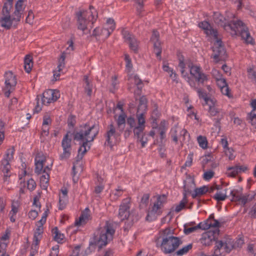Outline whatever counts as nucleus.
I'll use <instances>...</instances> for the list:
<instances>
[{
  "instance_id": "nucleus-33",
  "label": "nucleus",
  "mask_w": 256,
  "mask_h": 256,
  "mask_svg": "<svg viewBox=\"0 0 256 256\" xmlns=\"http://www.w3.org/2000/svg\"><path fill=\"white\" fill-rule=\"evenodd\" d=\"M214 73H217L219 75V78H216V79L218 82V84L220 87V88L228 85L226 80L221 78V75H220V72L218 70H212V74H214Z\"/></svg>"
},
{
  "instance_id": "nucleus-26",
  "label": "nucleus",
  "mask_w": 256,
  "mask_h": 256,
  "mask_svg": "<svg viewBox=\"0 0 256 256\" xmlns=\"http://www.w3.org/2000/svg\"><path fill=\"white\" fill-rule=\"evenodd\" d=\"M196 81L194 80V86H190L192 88H194V90H196L198 94V96L200 98H202L204 100L206 104H208V102H210L212 104H213V100H212L208 98L207 96V94L202 92L201 88H199L198 87L196 86Z\"/></svg>"
},
{
  "instance_id": "nucleus-35",
  "label": "nucleus",
  "mask_w": 256,
  "mask_h": 256,
  "mask_svg": "<svg viewBox=\"0 0 256 256\" xmlns=\"http://www.w3.org/2000/svg\"><path fill=\"white\" fill-rule=\"evenodd\" d=\"M37 228L34 232V239H36V241L40 240L42 238V234L44 232L43 226L36 225Z\"/></svg>"
},
{
  "instance_id": "nucleus-34",
  "label": "nucleus",
  "mask_w": 256,
  "mask_h": 256,
  "mask_svg": "<svg viewBox=\"0 0 256 256\" xmlns=\"http://www.w3.org/2000/svg\"><path fill=\"white\" fill-rule=\"evenodd\" d=\"M126 120L125 117L123 115H120L117 120V124L118 130L120 132H122L125 127Z\"/></svg>"
},
{
  "instance_id": "nucleus-39",
  "label": "nucleus",
  "mask_w": 256,
  "mask_h": 256,
  "mask_svg": "<svg viewBox=\"0 0 256 256\" xmlns=\"http://www.w3.org/2000/svg\"><path fill=\"white\" fill-rule=\"evenodd\" d=\"M165 121L162 122L160 126L158 128V130L160 134V138L161 140H162L166 138V132L167 130V128L164 126Z\"/></svg>"
},
{
  "instance_id": "nucleus-1",
  "label": "nucleus",
  "mask_w": 256,
  "mask_h": 256,
  "mask_svg": "<svg viewBox=\"0 0 256 256\" xmlns=\"http://www.w3.org/2000/svg\"><path fill=\"white\" fill-rule=\"evenodd\" d=\"M25 0H18L15 4L14 12L10 15V11L13 6V0H7L4 2L0 18V24L6 30H10L12 27L16 28L20 22L24 8L23 2Z\"/></svg>"
},
{
  "instance_id": "nucleus-55",
  "label": "nucleus",
  "mask_w": 256,
  "mask_h": 256,
  "mask_svg": "<svg viewBox=\"0 0 256 256\" xmlns=\"http://www.w3.org/2000/svg\"><path fill=\"white\" fill-rule=\"evenodd\" d=\"M4 124L2 122H0V144L2 142L4 138Z\"/></svg>"
},
{
  "instance_id": "nucleus-38",
  "label": "nucleus",
  "mask_w": 256,
  "mask_h": 256,
  "mask_svg": "<svg viewBox=\"0 0 256 256\" xmlns=\"http://www.w3.org/2000/svg\"><path fill=\"white\" fill-rule=\"evenodd\" d=\"M150 197V194H144L142 196L140 203V208H144L148 206Z\"/></svg>"
},
{
  "instance_id": "nucleus-28",
  "label": "nucleus",
  "mask_w": 256,
  "mask_h": 256,
  "mask_svg": "<svg viewBox=\"0 0 256 256\" xmlns=\"http://www.w3.org/2000/svg\"><path fill=\"white\" fill-rule=\"evenodd\" d=\"M208 190L207 186H202L199 188H195L194 192L192 194V198H195L197 196H202L207 192Z\"/></svg>"
},
{
  "instance_id": "nucleus-58",
  "label": "nucleus",
  "mask_w": 256,
  "mask_h": 256,
  "mask_svg": "<svg viewBox=\"0 0 256 256\" xmlns=\"http://www.w3.org/2000/svg\"><path fill=\"white\" fill-rule=\"evenodd\" d=\"M18 205L17 202L14 201L12 202V210L10 212V214H16L18 212Z\"/></svg>"
},
{
  "instance_id": "nucleus-11",
  "label": "nucleus",
  "mask_w": 256,
  "mask_h": 256,
  "mask_svg": "<svg viewBox=\"0 0 256 256\" xmlns=\"http://www.w3.org/2000/svg\"><path fill=\"white\" fill-rule=\"evenodd\" d=\"M71 142V138H68V134H66L62 141L63 152L60 155L59 158L60 160H67L70 158L72 150Z\"/></svg>"
},
{
  "instance_id": "nucleus-15",
  "label": "nucleus",
  "mask_w": 256,
  "mask_h": 256,
  "mask_svg": "<svg viewBox=\"0 0 256 256\" xmlns=\"http://www.w3.org/2000/svg\"><path fill=\"white\" fill-rule=\"evenodd\" d=\"M46 161V158L42 153L37 154L35 158V172L36 174H40L44 172V166Z\"/></svg>"
},
{
  "instance_id": "nucleus-48",
  "label": "nucleus",
  "mask_w": 256,
  "mask_h": 256,
  "mask_svg": "<svg viewBox=\"0 0 256 256\" xmlns=\"http://www.w3.org/2000/svg\"><path fill=\"white\" fill-rule=\"evenodd\" d=\"M144 114H138L136 113V117L138 120V126H144L145 127V118H144Z\"/></svg>"
},
{
  "instance_id": "nucleus-63",
  "label": "nucleus",
  "mask_w": 256,
  "mask_h": 256,
  "mask_svg": "<svg viewBox=\"0 0 256 256\" xmlns=\"http://www.w3.org/2000/svg\"><path fill=\"white\" fill-rule=\"evenodd\" d=\"M214 174L212 170L206 172L204 174V178L205 180H210L214 176Z\"/></svg>"
},
{
  "instance_id": "nucleus-7",
  "label": "nucleus",
  "mask_w": 256,
  "mask_h": 256,
  "mask_svg": "<svg viewBox=\"0 0 256 256\" xmlns=\"http://www.w3.org/2000/svg\"><path fill=\"white\" fill-rule=\"evenodd\" d=\"M186 64L190 68V75L194 78L198 84L204 85L208 81L209 79L208 75L202 72L200 66L194 65L190 60L186 62Z\"/></svg>"
},
{
  "instance_id": "nucleus-10",
  "label": "nucleus",
  "mask_w": 256,
  "mask_h": 256,
  "mask_svg": "<svg viewBox=\"0 0 256 256\" xmlns=\"http://www.w3.org/2000/svg\"><path fill=\"white\" fill-rule=\"evenodd\" d=\"M122 132L119 130L116 131V128L112 124L108 125L107 131L104 134L105 144L107 143L108 146L112 148L114 144L116 143L118 138L120 136Z\"/></svg>"
},
{
  "instance_id": "nucleus-61",
  "label": "nucleus",
  "mask_w": 256,
  "mask_h": 256,
  "mask_svg": "<svg viewBox=\"0 0 256 256\" xmlns=\"http://www.w3.org/2000/svg\"><path fill=\"white\" fill-rule=\"evenodd\" d=\"M196 230L198 229H202V230H206L208 229V226L207 225L206 220L204 222H200L197 226H194Z\"/></svg>"
},
{
  "instance_id": "nucleus-57",
  "label": "nucleus",
  "mask_w": 256,
  "mask_h": 256,
  "mask_svg": "<svg viewBox=\"0 0 256 256\" xmlns=\"http://www.w3.org/2000/svg\"><path fill=\"white\" fill-rule=\"evenodd\" d=\"M125 60L126 62V68L128 72H130L132 68V64L131 60L128 55H125Z\"/></svg>"
},
{
  "instance_id": "nucleus-22",
  "label": "nucleus",
  "mask_w": 256,
  "mask_h": 256,
  "mask_svg": "<svg viewBox=\"0 0 256 256\" xmlns=\"http://www.w3.org/2000/svg\"><path fill=\"white\" fill-rule=\"evenodd\" d=\"M106 27L102 29V33H106V37L108 38L115 29V23L114 20L112 18H109L106 21Z\"/></svg>"
},
{
  "instance_id": "nucleus-21",
  "label": "nucleus",
  "mask_w": 256,
  "mask_h": 256,
  "mask_svg": "<svg viewBox=\"0 0 256 256\" xmlns=\"http://www.w3.org/2000/svg\"><path fill=\"white\" fill-rule=\"evenodd\" d=\"M178 66L181 69L180 72L182 76L185 78L186 80L188 82L190 86H194V80L192 78L189 76L187 72H185V64L182 60H180L178 64Z\"/></svg>"
},
{
  "instance_id": "nucleus-44",
  "label": "nucleus",
  "mask_w": 256,
  "mask_h": 256,
  "mask_svg": "<svg viewBox=\"0 0 256 256\" xmlns=\"http://www.w3.org/2000/svg\"><path fill=\"white\" fill-rule=\"evenodd\" d=\"M198 142L200 146L202 148H206L208 147V141L205 136H200L198 137Z\"/></svg>"
},
{
  "instance_id": "nucleus-52",
  "label": "nucleus",
  "mask_w": 256,
  "mask_h": 256,
  "mask_svg": "<svg viewBox=\"0 0 256 256\" xmlns=\"http://www.w3.org/2000/svg\"><path fill=\"white\" fill-rule=\"evenodd\" d=\"M224 248L228 253L230 252L234 248V246L230 243V240L224 242Z\"/></svg>"
},
{
  "instance_id": "nucleus-51",
  "label": "nucleus",
  "mask_w": 256,
  "mask_h": 256,
  "mask_svg": "<svg viewBox=\"0 0 256 256\" xmlns=\"http://www.w3.org/2000/svg\"><path fill=\"white\" fill-rule=\"evenodd\" d=\"M36 183L32 178H30L28 180L27 188L30 191L34 190L36 187Z\"/></svg>"
},
{
  "instance_id": "nucleus-18",
  "label": "nucleus",
  "mask_w": 256,
  "mask_h": 256,
  "mask_svg": "<svg viewBox=\"0 0 256 256\" xmlns=\"http://www.w3.org/2000/svg\"><path fill=\"white\" fill-rule=\"evenodd\" d=\"M6 88H12L16 84V76L12 72H8L5 73Z\"/></svg>"
},
{
  "instance_id": "nucleus-54",
  "label": "nucleus",
  "mask_w": 256,
  "mask_h": 256,
  "mask_svg": "<svg viewBox=\"0 0 256 256\" xmlns=\"http://www.w3.org/2000/svg\"><path fill=\"white\" fill-rule=\"evenodd\" d=\"M160 114L157 108H155L152 112L151 118L153 123H156L157 119L160 117Z\"/></svg>"
},
{
  "instance_id": "nucleus-30",
  "label": "nucleus",
  "mask_w": 256,
  "mask_h": 256,
  "mask_svg": "<svg viewBox=\"0 0 256 256\" xmlns=\"http://www.w3.org/2000/svg\"><path fill=\"white\" fill-rule=\"evenodd\" d=\"M84 80L86 84L84 86L85 92H86L88 96H90L92 92V84L88 80V77L87 76H84Z\"/></svg>"
},
{
  "instance_id": "nucleus-20",
  "label": "nucleus",
  "mask_w": 256,
  "mask_h": 256,
  "mask_svg": "<svg viewBox=\"0 0 256 256\" xmlns=\"http://www.w3.org/2000/svg\"><path fill=\"white\" fill-rule=\"evenodd\" d=\"M90 218V210L86 208L82 212L79 218L75 222V225L79 226L81 224H86Z\"/></svg>"
},
{
  "instance_id": "nucleus-56",
  "label": "nucleus",
  "mask_w": 256,
  "mask_h": 256,
  "mask_svg": "<svg viewBox=\"0 0 256 256\" xmlns=\"http://www.w3.org/2000/svg\"><path fill=\"white\" fill-rule=\"evenodd\" d=\"M221 92L223 94H224L228 96V98H232V96L230 94V88H228V85L224 87L220 88Z\"/></svg>"
},
{
  "instance_id": "nucleus-64",
  "label": "nucleus",
  "mask_w": 256,
  "mask_h": 256,
  "mask_svg": "<svg viewBox=\"0 0 256 256\" xmlns=\"http://www.w3.org/2000/svg\"><path fill=\"white\" fill-rule=\"evenodd\" d=\"M248 215L252 218H256V204L252 206V210L249 212Z\"/></svg>"
},
{
  "instance_id": "nucleus-14",
  "label": "nucleus",
  "mask_w": 256,
  "mask_h": 256,
  "mask_svg": "<svg viewBox=\"0 0 256 256\" xmlns=\"http://www.w3.org/2000/svg\"><path fill=\"white\" fill-rule=\"evenodd\" d=\"M130 198H126L122 200V204L120 206L118 217L120 220H124L126 219L129 216L130 208Z\"/></svg>"
},
{
  "instance_id": "nucleus-17",
  "label": "nucleus",
  "mask_w": 256,
  "mask_h": 256,
  "mask_svg": "<svg viewBox=\"0 0 256 256\" xmlns=\"http://www.w3.org/2000/svg\"><path fill=\"white\" fill-rule=\"evenodd\" d=\"M184 183L183 196L185 194L186 196L187 194H191L192 190H194L195 188L196 184L194 178L188 175L186 176V178L184 180Z\"/></svg>"
},
{
  "instance_id": "nucleus-60",
  "label": "nucleus",
  "mask_w": 256,
  "mask_h": 256,
  "mask_svg": "<svg viewBox=\"0 0 256 256\" xmlns=\"http://www.w3.org/2000/svg\"><path fill=\"white\" fill-rule=\"evenodd\" d=\"M196 230V228L195 226H192L191 228H187L186 224H185L184 225V233L186 235L195 232Z\"/></svg>"
},
{
  "instance_id": "nucleus-40",
  "label": "nucleus",
  "mask_w": 256,
  "mask_h": 256,
  "mask_svg": "<svg viewBox=\"0 0 256 256\" xmlns=\"http://www.w3.org/2000/svg\"><path fill=\"white\" fill-rule=\"evenodd\" d=\"M50 176L48 173L42 175L40 178V182L42 187L44 189H46L48 186V184Z\"/></svg>"
},
{
  "instance_id": "nucleus-32",
  "label": "nucleus",
  "mask_w": 256,
  "mask_h": 256,
  "mask_svg": "<svg viewBox=\"0 0 256 256\" xmlns=\"http://www.w3.org/2000/svg\"><path fill=\"white\" fill-rule=\"evenodd\" d=\"M52 233L54 234V240L58 242H61L64 238V236L63 234L60 233L58 231V228L57 227H54L52 230Z\"/></svg>"
},
{
  "instance_id": "nucleus-2",
  "label": "nucleus",
  "mask_w": 256,
  "mask_h": 256,
  "mask_svg": "<svg viewBox=\"0 0 256 256\" xmlns=\"http://www.w3.org/2000/svg\"><path fill=\"white\" fill-rule=\"evenodd\" d=\"M100 127L98 124H94L90 125L88 122L83 126H81L78 132L74 133V139L82 143V145L78 150V154L76 161L82 160L84 155L87 152L86 146L88 142H92L98 134Z\"/></svg>"
},
{
  "instance_id": "nucleus-6",
  "label": "nucleus",
  "mask_w": 256,
  "mask_h": 256,
  "mask_svg": "<svg viewBox=\"0 0 256 256\" xmlns=\"http://www.w3.org/2000/svg\"><path fill=\"white\" fill-rule=\"evenodd\" d=\"M104 230L101 232L100 236L95 242V244L99 248H102L103 246H106L108 242L112 240L115 230L113 228V224L106 222L104 227Z\"/></svg>"
},
{
  "instance_id": "nucleus-50",
  "label": "nucleus",
  "mask_w": 256,
  "mask_h": 256,
  "mask_svg": "<svg viewBox=\"0 0 256 256\" xmlns=\"http://www.w3.org/2000/svg\"><path fill=\"white\" fill-rule=\"evenodd\" d=\"M248 116L252 125L256 128V114L251 112L248 114Z\"/></svg>"
},
{
  "instance_id": "nucleus-31",
  "label": "nucleus",
  "mask_w": 256,
  "mask_h": 256,
  "mask_svg": "<svg viewBox=\"0 0 256 256\" xmlns=\"http://www.w3.org/2000/svg\"><path fill=\"white\" fill-rule=\"evenodd\" d=\"M224 192H217L212 198L218 202L224 200L228 196L226 194V189L224 190Z\"/></svg>"
},
{
  "instance_id": "nucleus-9",
  "label": "nucleus",
  "mask_w": 256,
  "mask_h": 256,
  "mask_svg": "<svg viewBox=\"0 0 256 256\" xmlns=\"http://www.w3.org/2000/svg\"><path fill=\"white\" fill-rule=\"evenodd\" d=\"M213 54L212 56L217 63L220 60H223L226 58V52L224 45L220 40H217L212 47Z\"/></svg>"
},
{
  "instance_id": "nucleus-45",
  "label": "nucleus",
  "mask_w": 256,
  "mask_h": 256,
  "mask_svg": "<svg viewBox=\"0 0 256 256\" xmlns=\"http://www.w3.org/2000/svg\"><path fill=\"white\" fill-rule=\"evenodd\" d=\"M66 52H64L62 54L61 56L59 59L58 60V72H60L62 68L64 66V60L66 58Z\"/></svg>"
},
{
  "instance_id": "nucleus-53",
  "label": "nucleus",
  "mask_w": 256,
  "mask_h": 256,
  "mask_svg": "<svg viewBox=\"0 0 256 256\" xmlns=\"http://www.w3.org/2000/svg\"><path fill=\"white\" fill-rule=\"evenodd\" d=\"M52 122L50 116L48 114H46L43 116L42 125L48 126L52 124Z\"/></svg>"
},
{
  "instance_id": "nucleus-13",
  "label": "nucleus",
  "mask_w": 256,
  "mask_h": 256,
  "mask_svg": "<svg viewBox=\"0 0 256 256\" xmlns=\"http://www.w3.org/2000/svg\"><path fill=\"white\" fill-rule=\"evenodd\" d=\"M220 232L219 230H210L202 234L200 239L201 244L205 246H210L212 244L213 242L216 241L217 236Z\"/></svg>"
},
{
  "instance_id": "nucleus-46",
  "label": "nucleus",
  "mask_w": 256,
  "mask_h": 256,
  "mask_svg": "<svg viewBox=\"0 0 256 256\" xmlns=\"http://www.w3.org/2000/svg\"><path fill=\"white\" fill-rule=\"evenodd\" d=\"M192 244H190L186 246H184L182 248L177 251V254L182 256L186 254L192 248Z\"/></svg>"
},
{
  "instance_id": "nucleus-41",
  "label": "nucleus",
  "mask_w": 256,
  "mask_h": 256,
  "mask_svg": "<svg viewBox=\"0 0 256 256\" xmlns=\"http://www.w3.org/2000/svg\"><path fill=\"white\" fill-rule=\"evenodd\" d=\"M144 128L145 127L144 126H138L134 128V136L137 137L138 139H139V138L144 134L143 131Z\"/></svg>"
},
{
  "instance_id": "nucleus-25",
  "label": "nucleus",
  "mask_w": 256,
  "mask_h": 256,
  "mask_svg": "<svg viewBox=\"0 0 256 256\" xmlns=\"http://www.w3.org/2000/svg\"><path fill=\"white\" fill-rule=\"evenodd\" d=\"M130 78H132L134 84L137 86L138 90L135 92V94L140 95L144 86L143 82L137 74L134 75L133 77H130Z\"/></svg>"
},
{
  "instance_id": "nucleus-59",
  "label": "nucleus",
  "mask_w": 256,
  "mask_h": 256,
  "mask_svg": "<svg viewBox=\"0 0 256 256\" xmlns=\"http://www.w3.org/2000/svg\"><path fill=\"white\" fill-rule=\"evenodd\" d=\"M198 26L200 28L206 30H208L210 28H211L210 24L206 21L200 22Z\"/></svg>"
},
{
  "instance_id": "nucleus-12",
  "label": "nucleus",
  "mask_w": 256,
  "mask_h": 256,
  "mask_svg": "<svg viewBox=\"0 0 256 256\" xmlns=\"http://www.w3.org/2000/svg\"><path fill=\"white\" fill-rule=\"evenodd\" d=\"M14 148L8 149L4 158L1 161L0 170L4 174L10 172V162L14 158Z\"/></svg>"
},
{
  "instance_id": "nucleus-5",
  "label": "nucleus",
  "mask_w": 256,
  "mask_h": 256,
  "mask_svg": "<svg viewBox=\"0 0 256 256\" xmlns=\"http://www.w3.org/2000/svg\"><path fill=\"white\" fill-rule=\"evenodd\" d=\"M60 96L59 92L56 90H48L44 91L42 95L37 96L36 98L37 102L34 111L38 112L42 110V105H46L56 102Z\"/></svg>"
},
{
  "instance_id": "nucleus-49",
  "label": "nucleus",
  "mask_w": 256,
  "mask_h": 256,
  "mask_svg": "<svg viewBox=\"0 0 256 256\" xmlns=\"http://www.w3.org/2000/svg\"><path fill=\"white\" fill-rule=\"evenodd\" d=\"M177 128L174 127L171 129L170 135L172 140L176 144L178 142V138L177 136Z\"/></svg>"
},
{
  "instance_id": "nucleus-37",
  "label": "nucleus",
  "mask_w": 256,
  "mask_h": 256,
  "mask_svg": "<svg viewBox=\"0 0 256 256\" xmlns=\"http://www.w3.org/2000/svg\"><path fill=\"white\" fill-rule=\"evenodd\" d=\"M40 242V240L36 241V239L33 238L30 254V256H34L38 253Z\"/></svg>"
},
{
  "instance_id": "nucleus-36",
  "label": "nucleus",
  "mask_w": 256,
  "mask_h": 256,
  "mask_svg": "<svg viewBox=\"0 0 256 256\" xmlns=\"http://www.w3.org/2000/svg\"><path fill=\"white\" fill-rule=\"evenodd\" d=\"M188 202L187 196L184 194L183 196L182 200L180 202V204L176 206L175 212H179L186 206V204Z\"/></svg>"
},
{
  "instance_id": "nucleus-19",
  "label": "nucleus",
  "mask_w": 256,
  "mask_h": 256,
  "mask_svg": "<svg viewBox=\"0 0 256 256\" xmlns=\"http://www.w3.org/2000/svg\"><path fill=\"white\" fill-rule=\"evenodd\" d=\"M161 208L157 204H154L150 210L148 211L146 216V220L151 222L156 220L157 216L162 214Z\"/></svg>"
},
{
  "instance_id": "nucleus-8",
  "label": "nucleus",
  "mask_w": 256,
  "mask_h": 256,
  "mask_svg": "<svg viewBox=\"0 0 256 256\" xmlns=\"http://www.w3.org/2000/svg\"><path fill=\"white\" fill-rule=\"evenodd\" d=\"M90 18L88 16V20L86 19L87 12L84 11H79L76 13V16L78 21V29L84 32L87 29L88 24L91 22L92 24L96 20L98 16L93 14L92 12H90Z\"/></svg>"
},
{
  "instance_id": "nucleus-16",
  "label": "nucleus",
  "mask_w": 256,
  "mask_h": 256,
  "mask_svg": "<svg viewBox=\"0 0 256 256\" xmlns=\"http://www.w3.org/2000/svg\"><path fill=\"white\" fill-rule=\"evenodd\" d=\"M230 194L232 196V202H240L243 205L248 202V196L242 195V192L238 190H233Z\"/></svg>"
},
{
  "instance_id": "nucleus-4",
  "label": "nucleus",
  "mask_w": 256,
  "mask_h": 256,
  "mask_svg": "<svg viewBox=\"0 0 256 256\" xmlns=\"http://www.w3.org/2000/svg\"><path fill=\"white\" fill-rule=\"evenodd\" d=\"M173 230L168 228L161 231L156 239V246L165 254L174 252L182 244L181 240L172 236Z\"/></svg>"
},
{
  "instance_id": "nucleus-43",
  "label": "nucleus",
  "mask_w": 256,
  "mask_h": 256,
  "mask_svg": "<svg viewBox=\"0 0 256 256\" xmlns=\"http://www.w3.org/2000/svg\"><path fill=\"white\" fill-rule=\"evenodd\" d=\"M227 170L228 176L231 177H234L240 172V170H238L237 166L229 167L228 168Z\"/></svg>"
},
{
  "instance_id": "nucleus-29",
  "label": "nucleus",
  "mask_w": 256,
  "mask_h": 256,
  "mask_svg": "<svg viewBox=\"0 0 256 256\" xmlns=\"http://www.w3.org/2000/svg\"><path fill=\"white\" fill-rule=\"evenodd\" d=\"M24 69L26 72L29 73L32 66V58L30 56L26 55L24 58Z\"/></svg>"
},
{
  "instance_id": "nucleus-3",
  "label": "nucleus",
  "mask_w": 256,
  "mask_h": 256,
  "mask_svg": "<svg viewBox=\"0 0 256 256\" xmlns=\"http://www.w3.org/2000/svg\"><path fill=\"white\" fill-rule=\"evenodd\" d=\"M214 20L217 24L223 26L226 30H232V36H240L246 43L254 44L248 27L242 20H232L227 23L224 16L218 12L214 13Z\"/></svg>"
},
{
  "instance_id": "nucleus-27",
  "label": "nucleus",
  "mask_w": 256,
  "mask_h": 256,
  "mask_svg": "<svg viewBox=\"0 0 256 256\" xmlns=\"http://www.w3.org/2000/svg\"><path fill=\"white\" fill-rule=\"evenodd\" d=\"M206 222L208 226V229L210 228H216V230H219L220 224L218 220L214 219V214L210 216L206 220Z\"/></svg>"
},
{
  "instance_id": "nucleus-24",
  "label": "nucleus",
  "mask_w": 256,
  "mask_h": 256,
  "mask_svg": "<svg viewBox=\"0 0 256 256\" xmlns=\"http://www.w3.org/2000/svg\"><path fill=\"white\" fill-rule=\"evenodd\" d=\"M140 218L139 216L135 210H132L127 217L126 224L128 227H131L133 224L137 222Z\"/></svg>"
},
{
  "instance_id": "nucleus-62",
  "label": "nucleus",
  "mask_w": 256,
  "mask_h": 256,
  "mask_svg": "<svg viewBox=\"0 0 256 256\" xmlns=\"http://www.w3.org/2000/svg\"><path fill=\"white\" fill-rule=\"evenodd\" d=\"M147 110V105L138 104L136 113L145 114Z\"/></svg>"
},
{
  "instance_id": "nucleus-23",
  "label": "nucleus",
  "mask_w": 256,
  "mask_h": 256,
  "mask_svg": "<svg viewBox=\"0 0 256 256\" xmlns=\"http://www.w3.org/2000/svg\"><path fill=\"white\" fill-rule=\"evenodd\" d=\"M124 36L125 39L128 40L130 49L135 52H136L138 49V42L136 38L130 34H126Z\"/></svg>"
},
{
  "instance_id": "nucleus-47",
  "label": "nucleus",
  "mask_w": 256,
  "mask_h": 256,
  "mask_svg": "<svg viewBox=\"0 0 256 256\" xmlns=\"http://www.w3.org/2000/svg\"><path fill=\"white\" fill-rule=\"evenodd\" d=\"M160 34L159 32L156 30H154L152 32V36L150 38V41L153 43V44L154 43H160V42L159 40Z\"/></svg>"
},
{
  "instance_id": "nucleus-42",
  "label": "nucleus",
  "mask_w": 256,
  "mask_h": 256,
  "mask_svg": "<svg viewBox=\"0 0 256 256\" xmlns=\"http://www.w3.org/2000/svg\"><path fill=\"white\" fill-rule=\"evenodd\" d=\"M154 51L156 54V57L160 60H161V53L162 48L160 46V42L154 43Z\"/></svg>"
}]
</instances>
